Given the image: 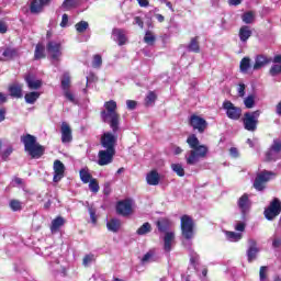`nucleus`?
I'll return each mask as SVG.
<instances>
[{"label":"nucleus","instance_id":"1","mask_svg":"<svg viewBox=\"0 0 281 281\" xmlns=\"http://www.w3.org/2000/svg\"><path fill=\"white\" fill-rule=\"evenodd\" d=\"M101 120L105 124H110L111 132H105L101 136V146L108 150H115L117 144V133L120 131V114L117 113V102L110 100L103 104L101 111Z\"/></svg>","mask_w":281,"mask_h":281},{"label":"nucleus","instance_id":"2","mask_svg":"<svg viewBox=\"0 0 281 281\" xmlns=\"http://www.w3.org/2000/svg\"><path fill=\"white\" fill-rule=\"evenodd\" d=\"M21 142L24 145V150L32 159H41L45 153V147L36 142L35 136L26 134L21 136Z\"/></svg>","mask_w":281,"mask_h":281},{"label":"nucleus","instance_id":"3","mask_svg":"<svg viewBox=\"0 0 281 281\" xmlns=\"http://www.w3.org/2000/svg\"><path fill=\"white\" fill-rule=\"evenodd\" d=\"M258 117H260L259 110L245 113L243 119L244 128L254 133L258 128Z\"/></svg>","mask_w":281,"mask_h":281},{"label":"nucleus","instance_id":"4","mask_svg":"<svg viewBox=\"0 0 281 281\" xmlns=\"http://www.w3.org/2000/svg\"><path fill=\"white\" fill-rule=\"evenodd\" d=\"M205 155H207V146L199 145L189 151V156H187V164L189 166H194L195 164H199L200 159H203Z\"/></svg>","mask_w":281,"mask_h":281},{"label":"nucleus","instance_id":"5","mask_svg":"<svg viewBox=\"0 0 281 281\" xmlns=\"http://www.w3.org/2000/svg\"><path fill=\"white\" fill-rule=\"evenodd\" d=\"M181 232L187 240H192V238H194V222L192 221V217L188 215L181 217Z\"/></svg>","mask_w":281,"mask_h":281},{"label":"nucleus","instance_id":"6","mask_svg":"<svg viewBox=\"0 0 281 281\" xmlns=\"http://www.w3.org/2000/svg\"><path fill=\"white\" fill-rule=\"evenodd\" d=\"M276 177V173L271 171H261L257 175L255 182H254V188L255 190H258V192H262L265 189V186H267L268 181H271Z\"/></svg>","mask_w":281,"mask_h":281},{"label":"nucleus","instance_id":"7","mask_svg":"<svg viewBox=\"0 0 281 281\" xmlns=\"http://www.w3.org/2000/svg\"><path fill=\"white\" fill-rule=\"evenodd\" d=\"M280 213H281V201L278 198H274L263 212L267 221H273V218H276L277 216H280Z\"/></svg>","mask_w":281,"mask_h":281},{"label":"nucleus","instance_id":"8","mask_svg":"<svg viewBox=\"0 0 281 281\" xmlns=\"http://www.w3.org/2000/svg\"><path fill=\"white\" fill-rule=\"evenodd\" d=\"M223 109L226 111V115L229 120H240V115H243V109L234 105L232 101H224Z\"/></svg>","mask_w":281,"mask_h":281},{"label":"nucleus","instance_id":"9","mask_svg":"<svg viewBox=\"0 0 281 281\" xmlns=\"http://www.w3.org/2000/svg\"><path fill=\"white\" fill-rule=\"evenodd\" d=\"M113 157H115V150L101 149L99 150V154H98V165L109 166V164H113Z\"/></svg>","mask_w":281,"mask_h":281},{"label":"nucleus","instance_id":"10","mask_svg":"<svg viewBox=\"0 0 281 281\" xmlns=\"http://www.w3.org/2000/svg\"><path fill=\"white\" fill-rule=\"evenodd\" d=\"M47 52L53 60H60V57L63 56V46L59 42H48Z\"/></svg>","mask_w":281,"mask_h":281},{"label":"nucleus","instance_id":"11","mask_svg":"<svg viewBox=\"0 0 281 281\" xmlns=\"http://www.w3.org/2000/svg\"><path fill=\"white\" fill-rule=\"evenodd\" d=\"M238 207L241 212V221L247 220V214H249V210L251 209V202L249 201V195L244 194L238 200Z\"/></svg>","mask_w":281,"mask_h":281},{"label":"nucleus","instance_id":"12","mask_svg":"<svg viewBox=\"0 0 281 281\" xmlns=\"http://www.w3.org/2000/svg\"><path fill=\"white\" fill-rule=\"evenodd\" d=\"M190 125L192 128H194V131H198L199 133H205V128H207V121L199 115H192L190 117Z\"/></svg>","mask_w":281,"mask_h":281},{"label":"nucleus","instance_id":"13","mask_svg":"<svg viewBox=\"0 0 281 281\" xmlns=\"http://www.w3.org/2000/svg\"><path fill=\"white\" fill-rule=\"evenodd\" d=\"M116 212L122 216H130V214H133V200L119 202L116 205Z\"/></svg>","mask_w":281,"mask_h":281},{"label":"nucleus","instance_id":"14","mask_svg":"<svg viewBox=\"0 0 281 281\" xmlns=\"http://www.w3.org/2000/svg\"><path fill=\"white\" fill-rule=\"evenodd\" d=\"M281 153V142L280 140H273L272 146L270 149L266 153V159L268 161H276L280 157Z\"/></svg>","mask_w":281,"mask_h":281},{"label":"nucleus","instance_id":"15","mask_svg":"<svg viewBox=\"0 0 281 281\" xmlns=\"http://www.w3.org/2000/svg\"><path fill=\"white\" fill-rule=\"evenodd\" d=\"M53 168H54L53 181L55 183H58V181H60V179L65 177V164H63V161L60 160H55Z\"/></svg>","mask_w":281,"mask_h":281},{"label":"nucleus","instance_id":"16","mask_svg":"<svg viewBox=\"0 0 281 281\" xmlns=\"http://www.w3.org/2000/svg\"><path fill=\"white\" fill-rule=\"evenodd\" d=\"M52 0H31L30 10L32 14H41L45 5H49Z\"/></svg>","mask_w":281,"mask_h":281},{"label":"nucleus","instance_id":"17","mask_svg":"<svg viewBox=\"0 0 281 281\" xmlns=\"http://www.w3.org/2000/svg\"><path fill=\"white\" fill-rule=\"evenodd\" d=\"M248 250H247V257H248V262H254L256 258L258 257V252L260 249H258V244L256 243L255 239H249L248 240Z\"/></svg>","mask_w":281,"mask_h":281},{"label":"nucleus","instance_id":"18","mask_svg":"<svg viewBox=\"0 0 281 281\" xmlns=\"http://www.w3.org/2000/svg\"><path fill=\"white\" fill-rule=\"evenodd\" d=\"M60 131L63 144L71 143V140L74 139V136L71 135V126H69L67 122H63Z\"/></svg>","mask_w":281,"mask_h":281},{"label":"nucleus","instance_id":"19","mask_svg":"<svg viewBox=\"0 0 281 281\" xmlns=\"http://www.w3.org/2000/svg\"><path fill=\"white\" fill-rule=\"evenodd\" d=\"M112 36L120 46L126 45V43L128 42V37H126V31L122 29H114L112 31Z\"/></svg>","mask_w":281,"mask_h":281},{"label":"nucleus","instance_id":"20","mask_svg":"<svg viewBox=\"0 0 281 281\" xmlns=\"http://www.w3.org/2000/svg\"><path fill=\"white\" fill-rule=\"evenodd\" d=\"M175 245V232H167L164 237V250L167 254L172 251V246Z\"/></svg>","mask_w":281,"mask_h":281},{"label":"nucleus","instance_id":"21","mask_svg":"<svg viewBox=\"0 0 281 281\" xmlns=\"http://www.w3.org/2000/svg\"><path fill=\"white\" fill-rule=\"evenodd\" d=\"M271 63V59H269L267 56L258 55L255 58V64L252 66L254 71H258L259 69H262V67H267Z\"/></svg>","mask_w":281,"mask_h":281},{"label":"nucleus","instance_id":"22","mask_svg":"<svg viewBox=\"0 0 281 281\" xmlns=\"http://www.w3.org/2000/svg\"><path fill=\"white\" fill-rule=\"evenodd\" d=\"M25 82L29 89L32 90L41 89V87H43V81H41V79H36L33 75H27L25 77Z\"/></svg>","mask_w":281,"mask_h":281},{"label":"nucleus","instance_id":"23","mask_svg":"<svg viewBox=\"0 0 281 281\" xmlns=\"http://www.w3.org/2000/svg\"><path fill=\"white\" fill-rule=\"evenodd\" d=\"M251 34H252V32L249 26H247V25L241 26L239 29V34H238L239 41L241 43H247V41H249V38H251Z\"/></svg>","mask_w":281,"mask_h":281},{"label":"nucleus","instance_id":"24","mask_svg":"<svg viewBox=\"0 0 281 281\" xmlns=\"http://www.w3.org/2000/svg\"><path fill=\"white\" fill-rule=\"evenodd\" d=\"M9 91L12 98H23V87L21 85L14 83L10 86Z\"/></svg>","mask_w":281,"mask_h":281},{"label":"nucleus","instance_id":"25","mask_svg":"<svg viewBox=\"0 0 281 281\" xmlns=\"http://www.w3.org/2000/svg\"><path fill=\"white\" fill-rule=\"evenodd\" d=\"M148 186H159V173L156 170L150 171L146 176Z\"/></svg>","mask_w":281,"mask_h":281},{"label":"nucleus","instance_id":"26","mask_svg":"<svg viewBox=\"0 0 281 281\" xmlns=\"http://www.w3.org/2000/svg\"><path fill=\"white\" fill-rule=\"evenodd\" d=\"M158 229L160 232H168L172 225V222L168 218H162L156 223Z\"/></svg>","mask_w":281,"mask_h":281},{"label":"nucleus","instance_id":"27","mask_svg":"<svg viewBox=\"0 0 281 281\" xmlns=\"http://www.w3.org/2000/svg\"><path fill=\"white\" fill-rule=\"evenodd\" d=\"M106 227L109 232H113L114 234L120 232V220L112 218L108 221Z\"/></svg>","mask_w":281,"mask_h":281},{"label":"nucleus","instance_id":"28","mask_svg":"<svg viewBox=\"0 0 281 281\" xmlns=\"http://www.w3.org/2000/svg\"><path fill=\"white\" fill-rule=\"evenodd\" d=\"M188 49L194 54H199V52H201V46H199V37L191 38V42L188 45Z\"/></svg>","mask_w":281,"mask_h":281},{"label":"nucleus","instance_id":"29","mask_svg":"<svg viewBox=\"0 0 281 281\" xmlns=\"http://www.w3.org/2000/svg\"><path fill=\"white\" fill-rule=\"evenodd\" d=\"M250 67H251V59L249 57H244L239 64V69L241 74H247Z\"/></svg>","mask_w":281,"mask_h":281},{"label":"nucleus","instance_id":"30","mask_svg":"<svg viewBox=\"0 0 281 281\" xmlns=\"http://www.w3.org/2000/svg\"><path fill=\"white\" fill-rule=\"evenodd\" d=\"M38 98H41L40 92H29L25 94L24 100L26 104H34Z\"/></svg>","mask_w":281,"mask_h":281},{"label":"nucleus","instance_id":"31","mask_svg":"<svg viewBox=\"0 0 281 281\" xmlns=\"http://www.w3.org/2000/svg\"><path fill=\"white\" fill-rule=\"evenodd\" d=\"M65 225V220L63 217H56L52 222L50 232H58L60 227Z\"/></svg>","mask_w":281,"mask_h":281},{"label":"nucleus","instance_id":"32","mask_svg":"<svg viewBox=\"0 0 281 281\" xmlns=\"http://www.w3.org/2000/svg\"><path fill=\"white\" fill-rule=\"evenodd\" d=\"M79 177L82 181V183H89L93 179H91V173L89 172L88 168H83L79 171Z\"/></svg>","mask_w":281,"mask_h":281},{"label":"nucleus","instance_id":"33","mask_svg":"<svg viewBox=\"0 0 281 281\" xmlns=\"http://www.w3.org/2000/svg\"><path fill=\"white\" fill-rule=\"evenodd\" d=\"M244 106H246V109H254V106H256V94H249L244 98Z\"/></svg>","mask_w":281,"mask_h":281},{"label":"nucleus","instance_id":"34","mask_svg":"<svg viewBox=\"0 0 281 281\" xmlns=\"http://www.w3.org/2000/svg\"><path fill=\"white\" fill-rule=\"evenodd\" d=\"M150 232H153V227L150 223L146 222L136 231V234H138V236H145V234H150Z\"/></svg>","mask_w":281,"mask_h":281},{"label":"nucleus","instance_id":"35","mask_svg":"<svg viewBox=\"0 0 281 281\" xmlns=\"http://www.w3.org/2000/svg\"><path fill=\"white\" fill-rule=\"evenodd\" d=\"M187 144L190 146V148H192V150H194V148H198L200 146L199 138L194 134L190 135L187 138Z\"/></svg>","mask_w":281,"mask_h":281},{"label":"nucleus","instance_id":"36","mask_svg":"<svg viewBox=\"0 0 281 281\" xmlns=\"http://www.w3.org/2000/svg\"><path fill=\"white\" fill-rule=\"evenodd\" d=\"M70 85H71V78L66 72V74L63 75V78H61V89L64 91H69Z\"/></svg>","mask_w":281,"mask_h":281},{"label":"nucleus","instance_id":"37","mask_svg":"<svg viewBox=\"0 0 281 281\" xmlns=\"http://www.w3.org/2000/svg\"><path fill=\"white\" fill-rule=\"evenodd\" d=\"M171 170H173L178 177H186V170L182 164H171Z\"/></svg>","mask_w":281,"mask_h":281},{"label":"nucleus","instance_id":"38","mask_svg":"<svg viewBox=\"0 0 281 281\" xmlns=\"http://www.w3.org/2000/svg\"><path fill=\"white\" fill-rule=\"evenodd\" d=\"M157 41V37L155 36V34L150 31H147L145 33V36H144V42L147 44V45H155V42Z\"/></svg>","mask_w":281,"mask_h":281},{"label":"nucleus","instance_id":"39","mask_svg":"<svg viewBox=\"0 0 281 281\" xmlns=\"http://www.w3.org/2000/svg\"><path fill=\"white\" fill-rule=\"evenodd\" d=\"M34 56L36 60L45 58V46H43V44L40 43L36 45Z\"/></svg>","mask_w":281,"mask_h":281},{"label":"nucleus","instance_id":"40","mask_svg":"<svg viewBox=\"0 0 281 281\" xmlns=\"http://www.w3.org/2000/svg\"><path fill=\"white\" fill-rule=\"evenodd\" d=\"M226 237L231 243H238L243 238V234L234 233V232H226Z\"/></svg>","mask_w":281,"mask_h":281},{"label":"nucleus","instance_id":"41","mask_svg":"<svg viewBox=\"0 0 281 281\" xmlns=\"http://www.w3.org/2000/svg\"><path fill=\"white\" fill-rule=\"evenodd\" d=\"M75 27L79 34H83V32H87V30H89V22L80 21L75 25Z\"/></svg>","mask_w":281,"mask_h":281},{"label":"nucleus","instance_id":"42","mask_svg":"<svg viewBox=\"0 0 281 281\" xmlns=\"http://www.w3.org/2000/svg\"><path fill=\"white\" fill-rule=\"evenodd\" d=\"M256 19V15L252 11H248L241 15V21H244L247 25L251 24Z\"/></svg>","mask_w":281,"mask_h":281},{"label":"nucleus","instance_id":"43","mask_svg":"<svg viewBox=\"0 0 281 281\" xmlns=\"http://www.w3.org/2000/svg\"><path fill=\"white\" fill-rule=\"evenodd\" d=\"M2 56L5 58V60H11V58L16 56V49L8 47L2 52Z\"/></svg>","mask_w":281,"mask_h":281},{"label":"nucleus","instance_id":"44","mask_svg":"<svg viewBox=\"0 0 281 281\" xmlns=\"http://www.w3.org/2000/svg\"><path fill=\"white\" fill-rule=\"evenodd\" d=\"M10 207L13 212H20V210H23V203L19 200H11Z\"/></svg>","mask_w":281,"mask_h":281},{"label":"nucleus","instance_id":"45","mask_svg":"<svg viewBox=\"0 0 281 281\" xmlns=\"http://www.w3.org/2000/svg\"><path fill=\"white\" fill-rule=\"evenodd\" d=\"M155 258V251L149 250L147 254L144 255L142 258L143 265H148V262H153V259Z\"/></svg>","mask_w":281,"mask_h":281},{"label":"nucleus","instance_id":"46","mask_svg":"<svg viewBox=\"0 0 281 281\" xmlns=\"http://www.w3.org/2000/svg\"><path fill=\"white\" fill-rule=\"evenodd\" d=\"M155 100H157V94L155 92H149L145 99L146 105L150 106L155 104Z\"/></svg>","mask_w":281,"mask_h":281},{"label":"nucleus","instance_id":"47","mask_svg":"<svg viewBox=\"0 0 281 281\" xmlns=\"http://www.w3.org/2000/svg\"><path fill=\"white\" fill-rule=\"evenodd\" d=\"M92 67L94 69H100V67H102V56H100V55H94L93 56Z\"/></svg>","mask_w":281,"mask_h":281},{"label":"nucleus","instance_id":"48","mask_svg":"<svg viewBox=\"0 0 281 281\" xmlns=\"http://www.w3.org/2000/svg\"><path fill=\"white\" fill-rule=\"evenodd\" d=\"M76 0H64L61 8L63 10H71V8H76Z\"/></svg>","mask_w":281,"mask_h":281},{"label":"nucleus","instance_id":"49","mask_svg":"<svg viewBox=\"0 0 281 281\" xmlns=\"http://www.w3.org/2000/svg\"><path fill=\"white\" fill-rule=\"evenodd\" d=\"M12 153H14V149L12 148V146H8L2 154H0V157L3 159V161L8 160V157H10V155H12Z\"/></svg>","mask_w":281,"mask_h":281},{"label":"nucleus","instance_id":"50","mask_svg":"<svg viewBox=\"0 0 281 281\" xmlns=\"http://www.w3.org/2000/svg\"><path fill=\"white\" fill-rule=\"evenodd\" d=\"M270 76H280L281 74V64H274L270 68Z\"/></svg>","mask_w":281,"mask_h":281},{"label":"nucleus","instance_id":"51","mask_svg":"<svg viewBox=\"0 0 281 281\" xmlns=\"http://www.w3.org/2000/svg\"><path fill=\"white\" fill-rule=\"evenodd\" d=\"M89 189L91 190V192H98L100 190V186L98 184V181L95 179L89 181Z\"/></svg>","mask_w":281,"mask_h":281},{"label":"nucleus","instance_id":"52","mask_svg":"<svg viewBox=\"0 0 281 281\" xmlns=\"http://www.w3.org/2000/svg\"><path fill=\"white\" fill-rule=\"evenodd\" d=\"M95 261V256L93 255H86L83 257V266L85 267H89V265H91V262H94Z\"/></svg>","mask_w":281,"mask_h":281},{"label":"nucleus","instance_id":"53","mask_svg":"<svg viewBox=\"0 0 281 281\" xmlns=\"http://www.w3.org/2000/svg\"><path fill=\"white\" fill-rule=\"evenodd\" d=\"M64 95L67 100H69V102H72V104H76V97L69 90H64Z\"/></svg>","mask_w":281,"mask_h":281},{"label":"nucleus","instance_id":"54","mask_svg":"<svg viewBox=\"0 0 281 281\" xmlns=\"http://www.w3.org/2000/svg\"><path fill=\"white\" fill-rule=\"evenodd\" d=\"M245 89H246L245 83L238 85L237 93H238L239 98H245Z\"/></svg>","mask_w":281,"mask_h":281},{"label":"nucleus","instance_id":"55","mask_svg":"<svg viewBox=\"0 0 281 281\" xmlns=\"http://www.w3.org/2000/svg\"><path fill=\"white\" fill-rule=\"evenodd\" d=\"M259 278L261 281L267 280V267L262 266L259 271Z\"/></svg>","mask_w":281,"mask_h":281},{"label":"nucleus","instance_id":"56","mask_svg":"<svg viewBox=\"0 0 281 281\" xmlns=\"http://www.w3.org/2000/svg\"><path fill=\"white\" fill-rule=\"evenodd\" d=\"M67 23H69V15L65 13L61 16L60 27H67Z\"/></svg>","mask_w":281,"mask_h":281},{"label":"nucleus","instance_id":"57","mask_svg":"<svg viewBox=\"0 0 281 281\" xmlns=\"http://www.w3.org/2000/svg\"><path fill=\"white\" fill-rule=\"evenodd\" d=\"M126 106H127V109H130V111H133L137 106V102L134 100H127Z\"/></svg>","mask_w":281,"mask_h":281},{"label":"nucleus","instance_id":"58","mask_svg":"<svg viewBox=\"0 0 281 281\" xmlns=\"http://www.w3.org/2000/svg\"><path fill=\"white\" fill-rule=\"evenodd\" d=\"M89 214H90L91 222H92L93 224H95L97 221H98L97 217H95V209L90 207V209H89Z\"/></svg>","mask_w":281,"mask_h":281},{"label":"nucleus","instance_id":"59","mask_svg":"<svg viewBox=\"0 0 281 281\" xmlns=\"http://www.w3.org/2000/svg\"><path fill=\"white\" fill-rule=\"evenodd\" d=\"M235 229H236V232H245V222H238L235 225Z\"/></svg>","mask_w":281,"mask_h":281},{"label":"nucleus","instance_id":"60","mask_svg":"<svg viewBox=\"0 0 281 281\" xmlns=\"http://www.w3.org/2000/svg\"><path fill=\"white\" fill-rule=\"evenodd\" d=\"M229 154L231 156H233L234 158L238 157V149L236 147H232L229 149Z\"/></svg>","mask_w":281,"mask_h":281},{"label":"nucleus","instance_id":"61","mask_svg":"<svg viewBox=\"0 0 281 281\" xmlns=\"http://www.w3.org/2000/svg\"><path fill=\"white\" fill-rule=\"evenodd\" d=\"M229 5H240L243 0H228Z\"/></svg>","mask_w":281,"mask_h":281},{"label":"nucleus","instance_id":"62","mask_svg":"<svg viewBox=\"0 0 281 281\" xmlns=\"http://www.w3.org/2000/svg\"><path fill=\"white\" fill-rule=\"evenodd\" d=\"M276 113L281 117V101L276 106Z\"/></svg>","mask_w":281,"mask_h":281},{"label":"nucleus","instance_id":"63","mask_svg":"<svg viewBox=\"0 0 281 281\" xmlns=\"http://www.w3.org/2000/svg\"><path fill=\"white\" fill-rule=\"evenodd\" d=\"M272 63H276L277 65H281V55L274 56Z\"/></svg>","mask_w":281,"mask_h":281},{"label":"nucleus","instance_id":"64","mask_svg":"<svg viewBox=\"0 0 281 281\" xmlns=\"http://www.w3.org/2000/svg\"><path fill=\"white\" fill-rule=\"evenodd\" d=\"M281 245V239H273L272 247L278 248Z\"/></svg>","mask_w":281,"mask_h":281}]
</instances>
